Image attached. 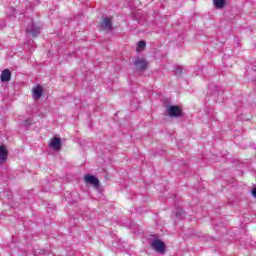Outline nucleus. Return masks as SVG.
Listing matches in <instances>:
<instances>
[{
  "instance_id": "nucleus-3",
  "label": "nucleus",
  "mask_w": 256,
  "mask_h": 256,
  "mask_svg": "<svg viewBox=\"0 0 256 256\" xmlns=\"http://www.w3.org/2000/svg\"><path fill=\"white\" fill-rule=\"evenodd\" d=\"M84 181H85V183H89L90 185H93L94 187L99 186V179H97V177H95L91 174H87L86 176H84Z\"/></svg>"
},
{
  "instance_id": "nucleus-11",
  "label": "nucleus",
  "mask_w": 256,
  "mask_h": 256,
  "mask_svg": "<svg viewBox=\"0 0 256 256\" xmlns=\"http://www.w3.org/2000/svg\"><path fill=\"white\" fill-rule=\"evenodd\" d=\"M214 6L216 9H223L225 7V0H214Z\"/></svg>"
},
{
  "instance_id": "nucleus-6",
  "label": "nucleus",
  "mask_w": 256,
  "mask_h": 256,
  "mask_svg": "<svg viewBox=\"0 0 256 256\" xmlns=\"http://www.w3.org/2000/svg\"><path fill=\"white\" fill-rule=\"evenodd\" d=\"M7 147L5 145H0V164L3 165L7 161Z\"/></svg>"
},
{
  "instance_id": "nucleus-4",
  "label": "nucleus",
  "mask_w": 256,
  "mask_h": 256,
  "mask_svg": "<svg viewBox=\"0 0 256 256\" xmlns=\"http://www.w3.org/2000/svg\"><path fill=\"white\" fill-rule=\"evenodd\" d=\"M135 65L140 71H145V69H147L148 63L145 58H137L135 61Z\"/></svg>"
},
{
  "instance_id": "nucleus-2",
  "label": "nucleus",
  "mask_w": 256,
  "mask_h": 256,
  "mask_svg": "<svg viewBox=\"0 0 256 256\" xmlns=\"http://www.w3.org/2000/svg\"><path fill=\"white\" fill-rule=\"evenodd\" d=\"M167 113L169 117H181L183 112L181 111V107L179 106H169L167 108Z\"/></svg>"
},
{
  "instance_id": "nucleus-5",
  "label": "nucleus",
  "mask_w": 256,
  "mask_h": 256,
  "mask_svg": "<svg viewBox=\"0 0 256 256\" xmlns=\"http://www.w3.org/2000/svg\"><path fill=\"white\" fill-rule=\"evenodd\" d=\"M49 145L54 151H59L61 149V139L59 137H54L50 140Z\"/></svg>"
},
{
  "instance_id": "nucleus-10",
  "label": "nucleus",
  "mask_w": 256,
  "mask_h": 256,
  "mask_svg": "<svg viewBox=\"0 0 256 256\" xmlns=\"http://www.w3.org/2000/svg\"><path fill=\"white\" fill-rule=\"evenodd\" d=\"M145 47H147V42L145 41L138 42V45L136 48L137 53H141V51H145Z\"/></svg>"
},
{
  "instance_id": "nucleus-1",
  "label": "nucleus",
  "mask_w": 256,
  "mask_h": 256,
  "mask_svg": "<svg viewBox=\"0 0 256 256\" xmlns=\"http://www.w3.org/2000/svg\"><path fill=\"white\" fill-rule=\"evenodd\" d=\"M150 246L157 253H161L164 255L165 251H167V246L160 239H154L150 242Z\"/></svg>"
},
{
  "instance_id": "nucleus-12",
  "label": "nucleus",
  "mask_w": 256,
  "mask_h": 256,
  "mask_svg": "<svg viewBox=\"0 0 256 256\" xmlns=\"http://www.w3.org/2000/svg\"><path fill=\"white\" fill-rule=\"evenodd\" d=\"M27 33H31V35H33L35 37V35H38L39 33V29H29L27 28Z\"/></svg>"
},
{
  "instance_id": "nucleus-7",
  "label": "nucleus",
  "mask_w": 256,
  "mask_h": 256,
  "mask_svg": "<svg viewBox=\"0 0 256 256\" xmlns=\"http://www.w3.org/2000/svg\"><path fill=\"white\" fill-rule=\"evenodd\" d=\"M0 79L3 83L11 81V71L9 69L2 71Z\"/></svg>"
},
{
  "instance_id": "nucleus-13",
  "label": "nucleus",
  "mask_w": 256,
  "mask_h": 256,
  "mask_svg": "<svg viewBox=\"0 0 256 256\" xmlns=\"http://www.w3.org/2000/svg\"><path fill=\"white\" fill-rule=\"evenodd\" d=\"M182 71H183V70H182L181 68H177V69L175 70V74H176V75H179V74H181Z\"/></svg>"
},
{
  "instance_id": "nucleus-8",
  "label": "nucleus",
  "mask_w": 256,
  "mask_h": 256,
  "mask_svg": "<svg viewBox=\"0 0 256 256\" xmlns=\"http://www.w3.org/2000/svg\"><path fill=\"white\" fill-rule=\"evenodd\" d=\"M32 91L34 99H40L41 95H43V87L41 85H37Z\"/></svg>"
},
{
  "instance_id": "nucleus-9",
  "label": "nucleus",
  "mask_w": 256,
  "mask_h": 256,
  "mask_svg": "<svg viewBox=\"0 0 256 256\" xmlns=\"http://www.w3.org/2000/svg\"><path fill=\"white\" fill-rule=\"evenodd\" d=\"M102 29H106L107 31H110L112 25H111V18H106L102 21L101 24Z\"/></svg>"
},
{
  "instance_id": "nucleus-14",
  "label": "nucleus",
  "mask_w": 256,
  "mask_h": 256,
  "mask_svg": "<svg viewBox=\"0 0 256 256\" xmlns=\"http://www.w3.org/2000/svg\"><path fill=\"white\" fill-rule=\"evenodd\" d=\"M253 197H256V187L252 190Z\"/></svg>"
}]
</instances>
